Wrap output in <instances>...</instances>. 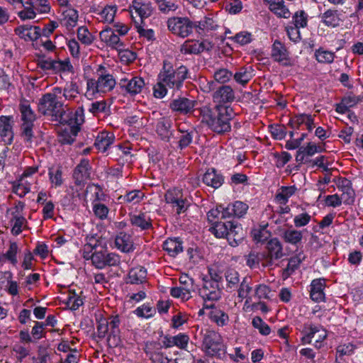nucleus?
<instances>
[{"label":"nucleus","mask_w":363,"mask_h":363,"mask_svg":"<svg viewBox=\"0 0 363 363\" xmlns=\"http://www.w3.org/2000/svg\"><path fill=\"white\" fill-rule=\"evenodd\" d=\"M60 92L53 89L51 92L46 93L39 99L38 109L44 116H50L52 121L60 123L67 122L64 118L66 111L63 100L60 99Z\"/></svg>","instance_id":"f257e3e1"},{"label":"nucleus","mask_w":363,"mask_h":363,"mask_svg":"<svg viewBox=\"0 0 363 363\" xmlns=\"http://www.w3.org/2000/svg\"><path fill=\"white\" fill-rule=\"evenodd\" d=\"M97 74V79H89L86 82V91L84 96L89 100L96 98L99 93L111 91L116 84L113 76L108 73L104 67L100 66Z\"/></svg>","instance_id":"f03ea898"},{"label":"nucleus","mask_w":363,"mask_h":363,"mask_svg":"<svg viewBox=\"0 0 363 363\" xmlns=\"http://www.w3.org/2000/svg\"><path fill=\"white\" fill-rule=\"evenodd\" d=\"M83 257L86 259H91L94 266L98 269H104L106 266H117L120 264V257L102 247L92 246L91 244L84 245Z\"/></svg>","instance_id":"7ed1b4c3"},{"label":"nucleus","mask_w":363,"mask_h":363,"mask_svg":"<svg viewBox=\"0 0 363 363\" xmlns=\"http://www.w3.org/2000/svg\"><path fill=\"white\" fill-rule=\"evenodd\" d=\"M188 69L185 66H180L174 69L172 64L168 60L163 61V66L158 74V79L164 82L169 89H179L184 81L186 79Z\"/></svg>","instance_id":"20e7f679"},{"label":"nucleus","mask_w":363,"mask_h":363,"mask_svg":"<svg viewBox=\"0 0 363 363\" xmlns=\"http://www.w3.org/2000/svg\"><path fill=\"white\" fill-rule=\"evenodd\" d=\"M285 256L282 242L277 238H270L265 245L262 254V266L272 267L274 261Z\"/></svg>","instance_id":"39448f33"},{"label":"nucleus","mask_w":363,"mask_h":363,"mask_svg":"<svg viewBox=\"0 0 363 363\" xmlns=\"http://www.w3.org/2000/svg\"><path fill=\"white\" fill-rule=\"evenodd\" d=\"M200 296L204 302V307L213 308L215 303L221 298L222 290L219 284L213 281L203 279L202 286L199 291Z\"/></svg>","instance_id":"423d86ee"},{"label":"nucleus","mask_w":363,"mask_h":363,"mask_svg":"<svg viewBox=\"0 0 363 363\" xmlns=\"http://www.w3.org/2000/svg\"><path fill=\"white\" fill-rule=\"evenodd\" d=\"M168 30L181 38H186L193 32L194 22L186 17L169 18L167 22Z\"/></svg>","instance_id":"0eeeda50"},{"label":"nucleus","mask_w":363,"mask_h":363,"mask_svg":"<svg viewBox=\"0 0 363 363\" xmlns=\"http://www.w3.org/2000/svg\"><path fill=\"white\" fill-rule=\"evenodd\" d=\"M203 335L202 346L205 352L210 356H214L218 353L222 347L220 335L213 330L206 328L201 330Z\"/></svg>","instance_id":"6e6552de"},{"label":"nucleus","mask_w":363,"mask_h":363,"mask_svg":"<svg viewBox=\"0 0 363 363\" xmlns=\"http://www.w3.org/2000/svg\"><path fill=\"white\" fill-rule=\"evenodd\" d=\"M216 108L218 111V115L216 117H214L213 123L218 125L220 130L213 131L218 134L229 132L231 130L230 121L234 116L233 108L229 106H216Z\"/></svg>","instance_id":"1a4fd4ad"},{"label":"nucleus","mask_w":363,"mask_h":363,"mask_svg":"<svg viewBox=\"0 0 363 363\" xmlns=\"http://www.w3.org/2000/svg\"><path fill=\"white\" fill-rule=\"evenodd\" d=\"M118 84L122 91L130 96L142 93L145 86L143 78L132 75L122 77Z\"/></svg>","instance_id":"9d476101"},{"label":"nucleus","mask_w":363,"mask_h":363,"mask_svg":"<svg viewBox=\"0 0 363 363\" xmlns=\"http://www.w3.org/2000/svg\"><path fill=\"white\" fill-rule=\"evenodd\" d=\"M154 8L150 0H133L130 6L132 19L135 22V14L140 18V22L143 23L145 18H149L153 13Z\"/></svg>","instance_id":"9b49d317"},{"label":"nucleus","mask_w":363,"mask_h":363,"mask_svg":"<svg viewBox=\"0 0 363 363\" xmlns=\"http://www.w3.org/2000/svg\"><path fill=\"white\" fill-rule=\"evenodd\" d=\"M91 166L86 159L81 160L79 164L77 165L73 172V179L76 186L77 196H79V191L84 186L86 181L90 177Z\"/></svg>","instance_id":"f8f14e48"},{"label":"nucleus","mask_w":363,"mask_h":363,"mask_svg":"<svg viewBox=\"0 0 363 363\" xmlns=\"http://www.w3.org/2000/svg\"><path fill=\"white\" fill-rule=\"evenodd\" d=\"M182 285L179 287H173L170 290V294L174 298H181L183 300H188L191 298V291L193 290L194 280L188 274H183L179 278Z\"/></svg>","instance_id":"ddd939ff"},{"label":"nucleus","mask_w":363,"mask_h":363,"mask_svg":"<svg viewBox=\"0 0 363 363\" xmlns=\"http://www.w3.org/2000/svg\"><path fill=\"white\" fill-rule=\"evenodd\" d=\"M182 196V191L177 188L168 190L164 195L166 202L176 208L177 214L185 212L188 208L186 200Z\"/></svg>","instance_id":"4468645a"},{"label":"nucleus","mask_w":363,"mask_h":363,"mask_svg":"<svg viewBox=\"0 0 363 363\" xmlns=\"http://www.w3.org/2000/svg\"><path fill=\"white\" fill-rule=\"evenodd\" d=\"M212 98L216 106H225L235 100V91L230 86L223 85L213 92Z\"/></svg>","instance_id":"2eb2a0df"},{"label":"nucleus","mask_w":363,"mask_h":363,"mask_svg":"<svg viewBox=\"0 0 363 363\" xmlns=\"http://www.w3.org/2000/svg\"><path fill=\"white\" fill-rule=\"evenodd\" d=\"M213 45L207 40L199 41L195 40H186L181 47V52L184 54L198 55L204 50H211Z\"/></svg>","instance_id":"dca6fc26"},{"label":"nucleus","mask_w":363,"mask_h":363,"mask_svg":"<svg viewBox=\"0 0 363 363\" xmlns=\"http://www.w3.org/2000/svg\"><path fill=\"white\" fill-rule=\"evenodd\" d=\"M145 352L152 363H169L171 359L162 352L159 344L151 342L145 345Z\"/></svg>","instance_id":"f3484780"},{"label":"nucleus","mask_w":363,"mask_h":363,"mask_svg":"<svg viewBox=\"0 0 363 363\" xmlns=\"http://www.w3.org/2000/svg\"><path fill=\"white\" fill-rule=\"evenodd\" d=\"M272 58L284 66L291 65L289 52L285 45L279 40H274L271 51Z\"/></svg>","instance_id":"a211bd4d"},{"label":"nucleus","mask_w":363,"mask_h":363,"mask_svg":"<svg viewBox=\"0 0 363 363\" xmlns=\"http://www.w3.org/2000/svg\"><path fill=\"white\" fill-rule=\"evenodd\" d=\"M108 327L109 335L107 342L110 347H115L118 345L121 342L119 333L120 318L118 315L110 316L106 318Z\"/></svg>","instance_id":"6ab92c4d"},{"label":"nucleus","mask_w":363,"mask_h":363,"mask_svg":"<svg viewBox=\"0 0 363 363\" xmlns=\"http://www.w3.org/2000/svg\"><path fill=\"white\" fill-rule=\"evenodd\" d=\"M13 121L12 116L0 117V136L4 145H11L13 140Z\"/></svg>","instance_id":"aec40b11"},{"label":"nucleus","mask_w":363,"mask_h":363,"mask_svg":"<svg viewBox=\"0 0 363 363\" xmlns=\"http://www.w3.org/2000/svg\"><path fill=\"white\" fill-rule=\"evenodd\" d=\"M99 37L101 41L112 49L121 50L124 48L123 43L121 40L119 36L116 35L114 30L111 28H106L99 33Z\"/></svg>","instance_id":"412c9836"},{"label":"nucleus","mask_w":363,"mask_h":363,"mask_svg":"<svg viewBox=\"0 0 363 363\" xmlns=\"http://www.w3.org/2000/svg\"><path fill=\"white\" fill-rule=\"evenodd\" d=\"M194 26L200 35H206L209 32L216 30L219 27L217 21L212 14H208L201 20L194 22Z\"/></svg>","instance_id":"4be33fe9"},{"label":"nucleus","mask_w":363,"mask_h":363,"mask_svg":"<svg viewBox=\"0 0 363 363\" xmlns=\"http://www.w3.org/2000/svg\"><path fill=\"white\" fill-rule=\"evenodd\" d=\"M196 102L185 97H179L174 99L169 105L172 111L177 112L180 114H187L192 111Z\"/></svg>","instance_id":"5701e85b"},{"label":"nucleus","mask_w":363,"mask_h":363,"mask_svg":"<svg viewBox=\"0 0 363 363\" xmlns=\"http://www.w3.org/2000/svg\"><path fill=\"white\" fill-rule=\"evenodd\" d=\"M15 33L26 41H35L41 35L40 28L28 25L20 26L15 29Z\"/></svg>","instance_id":"b1692460"},{"label":"nucleus","mask_w":363,"mask_h":363,"mask_svg":"<svg viewBox=\"0 0 363 363\" xmlns=\"http://www.w3.org/2000/svg\"><path fill=\"white\" fill-rule=\"evenodd\" d=\"M202 181L206 186L216 189L223 184L224 177L216 169L209 168L203 175Z\"/></svg>","instance_id":"393cba45"},{"label":"nucleus","mask_w":363,"mask_h":363,"mask_svg":"<svg viewBox=\"0 0 363 363\" xmlns=\"http://www.w3.org/2000/svg\"><path fill=\"white\" fill-rule=\"evenodd\" d=\"M55 91L60 92V99L62 100L64 98L65 101H74L77 99L79 94V87L76 82H71L69 84H67L63 89L61 87H54Z\"/></svg>","instance_id":"a878e982"},{"label":"nucleus","mask_w":363,"mask_h":363,"mask_svg":"<svg viewBox=\"0 0 363 363\" xmlns=\"http://www.w3.org/2000/svg\"><path fill=\"white\" fill-rule=\"evenodd\" d=\"M172 121L167 118H161L156 125V133L160 138L165 142H169L173 131L172 130Z\"/></svg>","instance_id":"bb28decb"},{"label":"nucleus","mask_w":363,"mask_h":363,"mask_svg":"<svg viewBox=\"0 0 363 363\" xmlns=\"http://www.w3.org/2000/svg\"><path fill=\"white\" fill-rule=\"evenodd\" d=\"M225 238L231 246H237L244 238L241 225L232 221Z\"/></svg>","instance_id":"cd10ccee"},{"label":"nucleus","mask_w":363,"mask_h":363,"mask_svg":"<svg viewBox=\"0 0 363 363\" xmlns=\"http://www.w3.org/2000/svg\"><path fill=\"white\" fill-rule=\"evenodd\" d=\"M80 128L77 125H72L69 123L66 127L62 129L58 133V140L63 145H70L74 140L79 133Z\"/></svg>","instance_id":"c85d7f7f"},{"label":"nucleus","mask_w":363,"mask_h":363,"mask_svg":"<svg viewBox=\"0 0 363 363\" xmlns=\"http://www.w3.org/2000/svg\"><path fill=\"white\" fill-rule=\"evenodd\" d=\"M130 222L133 227L140 228V230H147L152 228L151 218L144 213L138 214H129Z\"/></svg>","instance_id":"c756f323"},{"label":"nucleus","mask_w":363,"mask_h":363,"mask_svg":"<svg viewBox=\"0 0 363 363\" xmlns=\"http://www.w3.org/2000/svg\"><path fill=\"white\" fill-rule=\"evenodd\" d=\"M147 271L143 267L132 268L126 278V283L130 284H143L146 282Z\"/></svg>","instance_id":"7c9ffc66"},{"label":"nucleus","mask_w":363,"mask_h":363,"mask_svg":"<svg viewBox=\"0 0 363 363\" xmlns=\"http://www.w3.org/2000/svg\"><path fill=\"white\" fill-rule=\"evenodd\" d=\"M208 221H214V220H225L232 216H234L233 208L232 205L229 204L227 207L224 208L222 206L217 207L215 209H211L208 211Z\"/></svg>","instance_id":"2f4dec72"},{"label":"nucleus","mask_w":363,"mask_h":363,"mask_svg":"<svg viewBox=\"0 0 363 363\" xmlns=\"http://www.w3.org/2000/svg\"><path fill=\"white\" fill-rule=\"evenodd\" d=\"M325 287V279H317L312 281L311 284L310 296L313 301L320 302L325 300L324 289Z\"/></svg>","instance_id":"473e14b6"},{"label":"nucleus","mask_w":363,"mask_h":363,"mask_svg":"<svg viewBox=\"0 0 363 363\" xmlns=\"http://www.w3.org/2000/svg\"><path fill=\"white\" fill-rule=\"evenodd\" d=\"M337 188L342 192L341 197L343 199L344 203L347 204L353 203L354 191L352 188V183L349 179L346 178L340 179Z\"/></svg>","instance_id":"72a5a7b5"},{"label":"nucleus","mask_w":363,"mask_h":363,"mask_svg":"<svg viewBox=\"0 0 363 363\" xmlns=\"http://www.w3.org/2000/svg\"><path fill=\"white\" fill-rule=\"evenodd\" d=\"M269 10L279 18H289L291 12L285 6L284 0H267Z\"/></svg>","instance_id":"f704fd0d"},{"label":"nucleus","mask_w":363,"mask_h":363,"mask_svg":"<svg viewBox=\"0 0 363 363\" xmlns=\"http://www.w3.org/2000/svg\"><path fill=\"white\" fill-rule=\"evenodd\" d=\"M115 140V136L113 133L110 132H101L98 134L95 142V147L103 152H106L108 147L113 143Z\"/></svg>","instance_id":"c9c22d12"},{"label":"nucleus","mask_w":363,"mask_h":363,"mask_svg":"<svg viewBox=\"0 0 363 363\" xmlns=\"http://www.w3.org/2000/svg\"><path fill=\"white\" fill-rule=\"evenodd\" d=\"M211 223L212 226L209 230L218 238H225L230 225L231 224L230 220L222 221L221 220H214V221H209Z\"/></svg>","instance_id":"e433bc0d"},{"label":"nucleus","mask_w":363,"mask_h":363,"mask_svg":"<svg viewBox=\"0 0 363 363\" xmlns=\"http://www.w3.org/2000/svg\"><path fill=\"white\" fill-rule=\"evenodd\" d=\"M280 236L286 243L296 246L301 244L303 239L302 231L296 229L282 230Z\"/></svg>","instance_id":"4c0bfd02"},{"label":"nucleus","mask_w":363,"mask_h":363,"mask_svg":"<svg viewBox=\"0 0 363 363\" xmlns=\"http://www.w3.org/2000/svg\"><path fill=\"white\" fill-rule=\"evenodd\" d=\"M116 247L123 252H129L133 250V242L131 236L125 233H119L115 239Z\"/></svg>","instance_id":"58836bf2"},{"label":"nucleus","mask_w":363,"mask_h":363,"mask_svg":"<svg viewBox=\"0 0 363 363\" xmlns=\"http://www.w3.org/2000/svg\"><path fill=\"white\" fill-rule=\"evenodd\" d=\"M337 10L328 9L321 16L322 22L328 27L335 28L342 21Z\"/></svg>","instance_id":"ea45409f"},{"label":"nucleus","mask_w":363,"mask_h":363,"mask_svg":"<svg viewBox=\"0 0 363 363\" xmlns=\"http://www.w3.org/2000/svg\"><path fill=\"white\" fill-rule=\"evenodd\" d=\"M163 250L171 257H176L183 251L182 242L179 238H168L163 242Z\"/></svg>","instance_id":"a19ab883"},{"label":"nucleus","mask_w":363,"mask_h":363,"mask_svg":"<svg viewBox=\"0 0 363 363\" xmlns=\"http://www.w3.org/2000/svg\"><path fill=\"white\" fill-rule=\"evenodd\" d=\"M23 123H33L36 118L34 111L31 109L28 101L21 99L19 104Z\"/></svg>","instance_id":"79ce46f5"},{"label":"nucleus","mask_w":363,"mask_h":363,"mask_svg":"<svg viewBox=\"0 0 363 363\" xmlns=\"http://www.w3.org/2000/svg\"><path fill=\"white\" fill-rule=\"evenodd\" d=\"M62 22L68 28H72L77 26L78 21V12L69 7L62 11Z\"/></svg>","instance_id":"37998d69"},{"label":"nucleus","mask_w":363,"mask_h":363,"mask_svg":"<svg viewBox=\"0 0 363 363\" xmlns=\"http://www.w3.org/2000/svg\"><path fill=\"white\" fill-rule=\"evenodd\" d=\"M200 115L201 117V123H205L208 125L212 130H220L218 128V125H216V123H213V118L215 117L212 109L208 106H204L200 109Z\"/></svg>","instance_id":"c03bdc74"},{"label":"nucleus","mask_w":363,"mask_h":363,"mask_svg":"<svg viewBox=\"0 0 363 363\" xmlns=\"http://www.w3.org/2000/svg\"><path fill=\"white\" fill-rule=\"evenodd\" d=\"M9 223L11 225V233L13 235H18L23 229L27 228V220L23 215L12 216Z\"/></svg>","instance_id":"a18cd8bd"},{"label":"nucleus","mask_w":363,"mask_h":363,"mask_svg":"<svg viewBox=\"0 0 363 363\" xmlns=\"http://www.w3.org/2000/svg\"><path fill=\"white\" fill-rule=\"evenodd\" d=\"M209 313L210 319L218 326L223 327L229 322V316L224 311L213 307Z\"/></svg>","instance_id":"49530a36"},{"label":"nucleus","mask_w":363,"mask_h":363,"mask_svg":"<svg viewBox=\"0 0 363 363\" xmlns=\"http://www.w3.org/2000/svg\"><path fill=\"white\" fill-rule=\"evenodd\" d=\"M267 224L254 228L251 231V235L257 242H267L271 237V233L267 229Z\"/></svg>","instance_id":"de8ad7c7"},{"label":"nucleus","mask_w":363,"mask_h":363,"mask_svg":"<svg viewBox=\"0 0 363 363\" xmlns=\"http://www.w3.org/2000/svg\"><path fill=\"white\" fill-rule=\"evenodd\" d=\"M226 288L229 290H236L240 282L238 272L234 269H228L225 272Z\"/></svg>","instance_id":"09e8293b"},{"label":"nucleus","mask_w":363,"mask_h":363,"mask_svg":"<svg viewBox=\"0 0 363 363\" xmlns=\"http://www.w3.org/2000/svg\"><path fill=\"white\" fill-rule=\"evenodd\" d=\"M252 69L251 67H241L233 77L236 82L245 86L252 78Z\"/></svg>","instance_id":"8fccbe9b"},{"label":"nucleus","mask_w":363,"mask_h":363,"mask_svg":"<svg viewBox=\"0 0 363 363\" xmlns=\"http://www.w3.org/2000/svg\"><path fill=\"white\" fill-rule=\"evenodd\" d=\"M296 191L294 186H282L276 195V199L281 204H286L289 199L292 196Z\"/></svg>","instance_id":"3c124183"},{"label":"nucleus","mask_w":363,"mask_h":363,"mask_svg":"<svg viewBox=\"0 0 363 363\" xmlns=\"http://www.w3.org/2000/svg\"><path fill=\"white\" fill-rule=\"evenodd\" d=\"M117 11L116 6H106L99 13L98 19L105 23H111L113 22L114 17Z\"/></svg>","instance_id":"603ef678"},{"label":"nucleus","mask_w":363,"mask_h":363,"mask_svg":"<svg viewBox=\"0 0 363 363\" xmlns=\"http://www.w3.org/2000/svg\"><path fill=\"white\" fill-rule=\"evenodd\" d=\"M84 303L83 299L74 291L69 290L66 304L71 310L76 311Z\"/></svg>","instance_id":"864d4df0"},{"label":"nucleus","mask_w":363,"mask_h":363,"mask_svg":"<svg viewBox=\"0 0 363 363\" xmlns=\"http://www.w3.org/2000/svg\"><path fill=\"white\" fill-rule=\"evenodd\" d=\"M33 363H51L50 353L42 345L38 346L37 356L32 358Z\"/></svg>","instance_id":"5fc2aeb1"},{"label":"nucleus","mask_w":363,"mask_h":363,"mask_svg":"<svg viewBox=\"0 0 363 363\" xmlns=\"http://www.w3.org/2000/svg\"><path fill=\"white\" fill-rule=\"evenodd\" d=\"M301 263V259L297 257H293L289 259L288 264L282 272V278L286 279L289 278L296 269H298Z\"/></svg>","instance_id":"6e6d98bb"},{"label":"nucleus","mask_w":363,"mask_h":363,"mask_svg":"<svg viewBox=\"0 0 363 363\" xmlns=\"http://www.w3.org/2000/svg\"><path fill=\"white\" fill-rule=\"evenodd\" d=\"M77 38L84 45H91L94 41V36L85 26H81L77 29Z\"/></svg>","instance_id":"4d7b16f0"},{"label":"nucleus","mask_w":363,"mask_h":363,"mask_svg":"<svg viewBox=\"0 0 363 363\" xmlns=\"http://www.w3.org/2000/svg\"><path fill=\"white\" fill-rule=\"evenodd\" d=\"M26 4L32 6L40 13H48L50 11V5L48 0H29Z\"/></svg>","instance_id":"13d9d810"},{"label":"nucleus","mask_w":363,"mask_h":363,"mask_svg":"<svg viewBox=\"0 0 363 363\" xmlns=\"http://www.w3.org/2000/svg\"><path fill=\"white\" fill-rule=\"evenodd\" d=\"M18 247L16 242H11L9 250L3 255V257L10 262L12 264L16 265L18 262L17 253Z\"/></svg>","instance_id":"bf43d9fd"},{"label":"nucleus","mask_w":363,"mask_h":363,"mask_svg":"<svg viewBox=\"0 0 363 363\" xmlns=\"http://www.w3.org/2000/svg\"><path fill=\"white\" fill-rule=\"evenodd\" d=\"M252 325L262 335H268L271 332L270 327L259 316H255L252 319Z\"/></svg>","instance_id":"052dcab7"},{"label":"nucleus","mask_w":363,"mask_h":363,"mask_svg":"<svg viewBox=\"0 0 363 363\" xmlns=\"http://www.w3.org/2000/svg\"><path fill=\"white\" fill-rule=\"evenodd\" d=\"M293 22L295 26L305 28L308 24V14L303 10L297 11L293 16Z\"/></svg>","instance_id":"680f3d73"},{"label":"nucleus","mask_w":363,"mask_h":363,"mask_svg":"<svg viewBox=\"0 0 363 363\" xmlns=\"http://www.w3.org/2000/svg\"><path fill=\"white\" fill-rule=\"evenodd\" d=\"M134 313L140 318H149L154 315L155 309L149 304H143L134 311Z\"/></svg>","instance_id":"e2e57ef3"},{"label":"nucleus","mask_w":363,"mask_h":363,"mask_svg":"<svg viewBox=\"0 0 363 363\" xmlns=\"http://www.w3.org/2000/svg\"><path fill=\"white\" fill-rule=\"evenodd\" d=\"M311 330V333H313V338L315 339V345L317 348L321 347L322 342L326 338L327 333L323 329L318 328L316 327L310 326L308 328Z\"/></svg>","instance_id":"0e129e2a"},{"label":"nucleus","mask_w":363,"mask_h":363,"mask_svg":"<svg viewBox=\"0 0 363 363\" xmlns=\"http://www.w3.org/2000/svg\"><path fill=\"white\" fill-rule=\"evenodd\" d=\"M233 75V74L232 72L227 69L222 68L216 70L214 72L213 77L216 82L224 84L230 81Z\"/></svg>","instance_id":"69168bd1"},{"label":"nucleus","mask_w":363,"mask_h":363,"mask_svg":"<svg viewBox=\"0 0 363 363\" xmlns=\"http://www.w3.org/2000/svg\"><path fill=\"white\" fill-rule=\"evenodd\" d=\"M49 177L51 184L55 187L60 186L63 184L61 167H58L56 169H50Z\"/></svg>","instance_id":"338daca9"},{"label":"nucleus","mask_w":363,"mask_h":363,"mask_svg":"<svg viewBox=\"0 0 363 363\" xmlns=\"http://www.w3.org/2000/svg\"><path fill=\"white\" fill-rule=\"evenodd\" d=\"M45 326L43 322L35 321V325L31 330V335L34 342L37 340L45 337Z\"/></svg>","instance_id":"774afa93"}]
</instances>
